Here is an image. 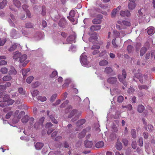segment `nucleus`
<instances>
[{
    "label": "nucleus",
    "mask_w": 155,
    "mask_h": 155,
    "mask_svg": "<svg viewBox=\"0 0 155 155\" xmlns=\"http://www.w3.org/2000/svg\"><path fill=\"white\" fill-rule=\"evenodd\" d=\"M18 91L19 93L21 94H24L25 93V91L22 88H19Z\"/></svg>",
    "instance_id": "55"
},
{
    "label": "nucleus",
    "mask_w": 155,
    "mask_h": 155,
    "mask_svg": "<svg viewBox=\"0 0 155 155\" xmlns=\"http://www.w3.org/2000/svg\"><path fill=\"white\" fill-rule=\"evenodd\" d=\"M74 99L75 101H80L81 100V98L79 96H78L77 95L74 96Z\"/></svg>",
    "instance_id": "64"
},
{
    "label": "nucleus",
    "mask_w": 155,
    "mask_h": 155,
    "mask_svg": "<svg viewBox=\"0 0 155 155\" xmlns=\"http://www.w3.org/2000/svg\"><path fill=\"white\" fill-rule=\"evenodd\" d=\"M137 5L136 3L129 2L128 4V8L130 10H133L135 9Z\"/></svg>",
    "instance_id": "17"
},
{
    "label": "nucleus",
    "mask_w": 155,
    "mask_h": 155,
    "mask_svg": "<svg viewBox=\"0 0 155 155\" xmlns=\"http://www.w3.org/2000/svg\"><path fill=\"white\" fill-rule=\"evenodd\" d=\"M69 17H73L75 16V12L73 10H71L69 13Z\"/></svg>",
    "instance_id": "58"
},
{
    "label": "nucleus",
    "mask_w": 155,
    "mask_h": 155,
    "mask_svg": "<svg viewBox=\"0 0 155 155\" xmlns=\"http://www.w3.org/2000/svg\"><path fill=\"white\" fill-rule=\"evenodd\" d=\"M17 47V45L16 44H14L12 45L9 48L8 50L9 51H13L15 50Z\"/></svg>",
    "instance_id": "29"
},
{
    "label": "nucleus",
    "mask_w": 155,
    "mask_h": 155,
    "mask_svg": "<svg viewBox=\"0 0 155 155\" xmlns=\"http://www.w3.org/2000/svg\"><path fill=\"white\" fill-rule=\"evenodd\" d=\"M147 32L149 35H151L154 33V28L153 27H149L147 28Z\"/></svg>",
    "instance_id": "21"
},
{
    "label": "nucleus",
    "mask_w": 155,
    "mask_h": 155,
    "mask_svg": "<svg viewBox=\"0 0 155 155\" xmlns=\"http://www.w3.org/2000/svg\"><path fill=\"white\" fill-rule=\"evenodd\" d=\"M133 49V46L131 45H128L127 47V50L129 52H131Z\"/></svg>",
    "instance_id": "59"
},
{
    "label": "nucleus",
    "mask_w": 155,
    "mask_h": 155,
    "mask_svg": "<svg viewBox=\"0 0 155 155\" xmlns=\"http://www.w3.org/2000/svg\"><path fill=\"white\" fill-rule=\"evenodd\" d=\"M100 25H93L91 27L90 29L92 31H97L100 30L101 29Z\"/></svg>",
    "instance_id": "16"
},
{
    "label": "nucleus",
    "mask_w": 155,
    "mask_h": 155,
    "mask_svg": "<svg viewBox=\"0 0 155 155\" xmlns=\"http://www.w3.org/2000/svg\"><path fill=\"white\" fill-rule=\"evenodd\" d=\"M85 147L87 148H90L92 147L93 143L92 141L88 140H85L84 142Z\"/></svg>",
    "instance_id": "14"
},
{
    "label": "nucleus",
    "mask_w": 155,
    "mask_h": 155,
    "mask_svg": "<svg viewBox=\"0 0 155 155\" xmlns=\"http://www.w3.org/2000/svg\"><path fill=\"white\" fill-rule=\"evenodd\" d=\"M28 120V116H25L22 118L21 121L23 123H26Z\"/></svg>",
    "instance_id": "44"
},
{
    "label": "nucleus",
    "mask_w": 155,
    "mask_h": 155,
    "mask_svg": "<svg viewBox=\"0 0 155 155\" xmlns=\"http://www.w3.org/2000/svg\"><path fill=\"white\" fill-rule=\"evenodd\" d=\"M3 99L5 100L6 102V105H10L12 104L15 101L12 99H9V97L8 95H5L3 97Z\"/></svg>",
    "instance_id": "8"
},
{
    "label": "nucleus",
    "mask_w": 155,
    "mask_h": 155,
    "mask_svg": "<svg viewBox=\"0 0 155 155\" xmlns=\"http://www.w3.org/2000/svg\"><path fill=\"white\" fill-rule=\"evenodd\" d=\"M116 148L118 150H120L122 148V145L120 141H117L116 145Z\"/></svg>",
    "instance_id": "24"
},
{
    "label": "nucleus",
    "mask_w": 155,
    "mask_h": 155,
    "mask_svg": "<svg viewBox=\"0 0 155 155\" xmlns=\"http://www.w3.org/2000/svg\"><path fill=\"white\" fill-rule=\"evenodd\" d=\"M57 96V94H53L50 98L51 101L52 102H53L56 99Z\"/></svg>",
    "instance_id": "48"
},
{
    "label": "nucleus",
    "mask_w": 155,
    "mask_h": 155,
    "mask_svg": "<svg viewBox=\"0 0 155 155\" xmlns=\"http://www.w3.org/2000/svg\"><path fill=\"white\" fill-rule=\"evenodd\" d=\"M66 22L64 18H61L58 24L60 26L64 27L66 24Z\"/></svg>",
    "instance_id": "18"
},
{
    "label": "nucleus",
    "mask_w": 155,
    "mask_h": 155,
    "mask_svg": "<svg viewBox=\"0 0 155 155\" xmlns=\"http://www.w3.org/2000/svg\"><path fill=\"white\" fill-rule=\"evenodd\" d=\"M11 108L10 107H7L4 109L3 111L6 113H7L5 116L6 119H8L10 118L11 115H12L13 112L10 111Z\"/></svg>",
    "instance_id": "7"
},
{
    "label": "nucleus",
    "mask_w": 155,
    "mask_h": 155,
    "mask_svg": "<svg viewBox=\"0 0 155 155\" xmlns=\"http://www.w3.org/2000/svg\"><path fill=\"white\" fill-rule=\"evenodd\" d=\"M117 12V11H116V9H115V8L113 10L111 13V15L112 17H114Z\"/></svg>",
    "instance_id": "63"
},
{
    "label": "nucleus",
    "mask_w": 155,
    "mask_h": 155,
    "mask_svg": "<svg viewBox=\"0 0 155 155\" xmlns=\"http://www.w3.org/2000/svg\"><path fill=\"white\" fill-rule=\"evenodd\" d=\"M104 146V142L102 141L97 142L95 144V146L97 148H100Z\"/></svg>",
    "instance_id": "25"
},
{
    "label": "nucleus",
    "mask_w": 155,
    "mask_h": 155,
    "mask_svg": "<svg viewBox=\"0 0 155 155\" xmlns=\"http://www.w3.org/2000/svg\"><path fill=\"white\" fill-rule=\"evenodd\" d=\"M122 76L121 75H118V79L121 82H122L124 81V79H125L126 77V73L124 70H123L122 71Z\"/></svg>",
    "instance_id": "11"
},
{
    "label": "nucleus",
    "mask_w": 155,
    "mask_h": 155,
    "mask_svg": "<svg viewBox=\"0 0 155 155\" xmlns=\"http://www.w3.org/2000/svg\"><path fill=\"white\" fill-rule=\"evenodd\" d=\"M8 71L7 68L5 67L2 68L0 70V72L3 74H5L7 73Z\"/></svg>",
    "instance_id": "43"
},
{
    "label": "nucleus",
    "mask_w": 155,
    "mask_h": 155,
    "mask_svg": "<svg viewBox=\"0 0 155 155\" xmlns=\"http://www.w3.org/2000/svg\"><path fill=\"white\" fill-rule=\"evenodd\" d=\"M6 106V102L5 100L3 101H0V106L2 107H4L5 106Z\"/></svg>",
    "instance_id": "50"
},
{
    "label": "nucleus",
    "mask_w": 155,
    "mask_h": 155,
    "mask_svg": "<svg viewBox=\"0 0 155 155\" xmlns=\"http://www.w3.org/2000/svg\"><path fill=\"white\" fill-rule=\"evenodd\" d=\"M117 81V78L115 77H111L109 78L107 80V82L111 84H115Z\"/></svg>",
    "instance_id": "15"
},
{
    "label": "nucleus",
    "mask_w": 155,
    "mask_h": 155,
    "mask_svg": "<svg viewBox=\"0 0 155 155\" xmlns=\"http://www.w3.org/2000/svg\"><path fill=\"white\" fill-rule=\"evenodd\" d=\"M6 41V39H4L2 40L0 38V46L3 45Z\"/></svg>",
    "instance_id": "54"
},
{
    "label": "nucleus",
    "mask_w": 155,
    "mask_h": 155,
    "mask_svg": "<svg viewBox=\"0 0 155 155\" xmlns=\"http://www.w3.org/2000/svg\"><path fill=\"white\" fill-rule=\"evenodd\" d=\"M147 50V49L146 48L144 47H142L140 51V55L141 56H143L146 52Z\"/></svg>",
    "instance_id": "37"
},
{
    "label": "nucleus",
    "mask_w": 155,
    "mask_h": 155,
    "mask_svg": "<svg viewBox=\"0 0 155 155\" xmlns=\"http://www.w3.org/2000/svg\"><path fill=\"white\" fill-rule=\"evenodd\" d=\"M58 74V72L56 71H53L50 75V76L51 78H53L56 76Z\"/></svg>",
    "instance_id": "47"
},
{
    "label": "nucleus",
    "mask_w": 155,
    "mask_h": 155,
    "mask_svg": "<svg viewBox=\"0 0 155 155\" xmlns=\"http://www.w3.org/2000/svg\"><path fill=\"white\" fill-rule=\"evenodd\" d=\"M72 106L68 105V118L75 116L74 118L72 119V121L74 122L77 120L80 116L82 112L81 111H78L76 109H72Z\"/></svg>",
    "instance_id": "1"
},
{
    "label": "nucleus",
    "mask_w": 155,
    "mask_h": 155,
    "mask_svg": "<svg viewBox=\"0 0 155 155\" xmlns=\"http://www.w3.org/2000/svg\"><path fill=\"white\" fill-rule=\"evenodd\" d=\"M85 122V120L84 119H81L78 120L77 123V126H80L83 124Z\"/></svg>",
    "instance_id": "36"
},
{
    "label": "nucleus",
    "mask_w": 155,
    "mask_h": 155,
    "mask_svg": "<svg viewBox=\"0 0 155 155\" xmlns=\"http://www.w3.org/2000/svg\"><path fill=\"white\" fill-rule=\"evenodd\" d=\"M148 128L150 131H153L154 130V127L152 124H148L147 126Z\"/></svg>",
    "instance_id": "49"
},
{
    "label": "nucleus",
    "mask_w": 155,
    "mask_h": 155,
    "mask_svg": "<svg viewBox=\"0 0 155 155\" xmlns=\"http://www.w3.org/2000/svg\"><path fill=\"white\" fill-rule=\"evenodd\" d=\"M34 79V77L33 76H31L28 77L26 80V82L28 84L31 83L32 81Z\"/></svg>",
    "instance_id": "46"
},
{
    "label": "nucleus",
    "mask_w": 155,
    "mask_h": 155,
    "mask_svg": "<svg viewBox=\"0 0 155 155\" xmlns=\"http://www.w3.org/2000/svg\"><path fill=\"white\" fill-rule=\"evenodd\" d=\"M34 26V25L31 23L28 22L26 23L25 25V27L26 28H32Z\"/></svg>",
    "instance_id": "39"
},
{
    "label": "nucleus",
    "mask_w": 155,
    "mask_h": 155,
    "mask_svg": "<svg viewBox=\"0 0 155 155\" xmlns=\"http://www.w3.org/2000/svg\"><path fill=\"white\" fill-rule=\"evenodd\" d=\"M44 146L43 143L41 142H38L35 145V147L36 149L37 150L41 149Z\"/></svg>",
    "instance_id": "20"
},
{
    "label": "nucleus",
    "mask_w": 155,
    "mask_h": 155,
    "mask_svg": "<svg viewBox=\"0 0 155 155\" xmlns=\"http://www.w3.org/2000/svg\"><path fill=\"white\" fill-rule=\"evenodd\" d=\"M114 36V37H119L120 35V33L117 30H114L113 31Z\"/></svg>",
    "instance_id": "45"
},
{
    "label": "nucleus",
    "mask_w": 155,
    "mask_h": 155,
    "mask_svg": "<svg viewBox=\"0 0 155 155\" xmlns=\"http://www.w3.org/2000/svg\"><path fill=\"white\" fill-rule=\"evenodd\" d=\"M113 71L112 69L110 67H106L104 70V72L105 73L109 74Z\"/></svg>",
    "instance_id": "22"
},
{
    "label": "nucleus",
    "mask_w": 155,
    "mask_h": 155,
    "mask_svg": "<svg viewBox=\"0 0 155 155\" xmlns=\"http://www.w3.org/2000/svg\"><path fill=\"white\" fill-rule=\"evenodd\" d=\"M124 100V97L122 96H119L117 98V101L119 103H122Z\"/></svg>",
    "instance_id": "51"
},
{
    "label": "nucleus",
    "mask_w": 155,
    "mask_h": 155,
    "mask_svg": "<svg viewBox=\"0 0 155 155\" xmlns=\"http://www.w3.org/2000/svg\"><path fill=\"white\" fill-rule=\"evenodd\" d=\"M116 39H114L112 40V43L114 47L115 48H117L118 47V46L115 43Z\"/></svg>",
    "instance_id": "61"
},
{
    "label": "nucleus",
    "mask_w": 155,
    "mask_h": 155,
    "mask_svg": "<svg viewBox=\"0 0 155 155\" xmlns=\"http://www.w3.org/2000/svg\"><path fill=\"white\" fill-rule=\"evenodd\" d=\"M137 111L140 113H142L144 110V106L142 105H139L137 107Z\"/></svg>",
    "instance_id": "27"
},
{
    "label": "nucleus",
    "mask_w": 155,
    "mask_h": 155,
    "mask_svg": "<svg viewBox=\"0 0 155 155\" xmlns=\"http://www.w3.org/2000/svg\"><path fill=\"white\" fill-rule=\"evenodd\" d=\"M27 58V56L25 54L21 55L19 58V61L22 63L24 62V63L22 64V66L23 67L25 66L28 63L29 61L28 60L25 61Z\"/></svg>",
    "instance_id": "4"
},
{
    "label": "nucleus",
    "mask_w": 155,
    "mask_h": 155,
    "mask_svg": "<svg viewBox=\"0 0 155 155\" xmlns=\"http://www.w3.org/2000/svg\"><path fill=\"white\" fill-rule=\"evenodd\" d=\"M80 61L82 64L86 67H87L89 63L87 60V57L85 53H83L80 56Z\"/></svg>",
    "instance_id": "3"
},
{
    "label": "nucleus",
    "mask_w": 155,
    "mask_h": 155,
    "mask_svg": "<svg viewBox=\"0 0 155 155\" xmlns=\"http://www.w3.org/2000/svg\"><path fill=\"white\" fill-rule=\"evenodd\" d=\"M13 3L18 8L21 7V3L20 1L18 0H13Z\"/></svg>",
    "instance_id": "23"
},
{
    "label": "nucleus",
    "mask_w": 155,
    "mask_h": 155,
    "mask_svg": "<svg viewBox=\"0 0 155 155\" xmlns=\"http://www.w3.org/2000/svg\"><path fill=\"white\" fill-rule=\"evenodd\" d=\"M139 145L140 146L142 147L143 146V139L142 138H140L138 140Z\"/></svg>",
    "instance_id": "52"
},
{
    "label": "nucleus",
    "mask_w": 155,
    "mask_h": 155,
    "mask_svg": "<svg viewBox=\"0 0 155 155\" xmlns=\"http://www.w3.org/2000/svg\"><path fill=\"white\" fill-rule=\"evenodd\" d=\"M19 113V110H16L12 114L13 116L14 117L12 120V122L15 124L17 123L21 117L25 114V112L24 111H21L20 112L18 115Z\"/></svg>",
    "instance_id": "2"
},
{
    "label": "nucleus",
    "mask_w": 155,
    "mask_h": 155,
    "mask_svg": "<svg viewBox=\"0 0 155 155\" xmlns=\"http://www.w3.org/2000/svg\"><path fill=\"white\" fill-rule=\"evenodd\" d=\"M108 64V62L105 60H103L99 62V65L100 66H106Z\"/></svg>",
    "instance_id": "31"
},
{
    "label": "nucleus",
    "mask_w": 155,
    "mask_h": 155,
    "mask_svg": "<svg viewBox=\"0 0 155 155\" xmlns=\"http://www.w3.org/2000/svg\"><path fill=\"white\" fill-rule=\"evenodd\" d=\"M38 100H40L41 101L44 102L46 100L47 98L45 97L38 96L37 98Z\"/></svg>",
    "instance_id": "41"
},
{
    "label": "nucleus",
    "mask_w": 155,
    "mask_h": 155,
    "mask_svg": "<svg viewBox=\"0 0 155 155\" xmlns=\"http://www.w3.org/2000/svg\"><path fill=\"white\" fill-rule=\"evenodd\" d=\"M134 91V89L132 87H130L129 88L127 91V92L128 94H132Z\"/></svg>",
    "instance_id": "57"
},
{
    "label": "nucleus",
    "mask_w": 155,
    "mask_h": 155,
    "mask_svg": "<svg viewBox=\"0 0 155 155\" xmlns=\"http://www.w3.org/2000/svg\"><path fill=\"white\" fill-rule=\"evenodd\" d=\"M136 77L139 79L140 82L142 83L143 82V80H146L147 78V76L145 75H142L140 74H139L136 75V76L133 78V79L135 81H136L135 79V78Z\"/></svg>",
    "instance_id": "6"
},
{
    "label": "nucleus",
    "mask_w": 155,
    "mask_h": 155,
    "mask_svg": "<svg viewBox=\"0 0 155 155\" xmlns=\"http://www.w3.org/2000/svg\"><path fill=\"white\" fill-rule=\"evenodd\" d=\"M12 79L11 76L8 75L4 76L3 78V80L4 81H9Z\"/></svg>",
    "instance_id": "42"
},
{
    "label": "nucleus",
    "mask_w": 155,
    "mask_h": 155,
    "mask_svg": "<svg viewBox=\"0 0 155 155\" xmlns=\"http://www.w3.org/2000/svg\"><path fill=\"white\" fill-rule=\"evenodd\" d=\"M100 47L99 45H94L92 47V49L94 50V51L92 53L93 54L95 55L99 52V49L100 48Z\"/></svg>",
    "instance_id": "10"
},
{
    "label": "nucleus",
    "mask_w": 155,
    "mask_h": 155,
    "mask_svg": "<svg viewBox=\"0 0 155 155\" xmlns=\"http://www.w3.org/2000/svg\"><path fill=\"white\" fill-rule=\"evenodd\" d=\"M131 134L133 138L135 139L136 137V130L135 129H133L131 130Z\"/></svg>",
    "instance_id": "34"
},
{
    "label": "nucleus",
    "mask_w": 155,
    "mask_h": 155,
    "mask_svg": "<svg viewBox=\"0 0 155 155\" xmlns=\"http://www.w3.org/2000/svg\"><path fill=\"white\" fill-rule=\"evenodd\" d=\"M68 103V102L67 101H66L63 103L60 106V107L61 108H63L65 107L66 105H67Z\"/></svg>",
    "instance_id": "60"
},
{
    "label": "nucleus",
    "mask_w": 155,
    "mask_h": 155,
    "mask_svg": "<svg viewBox=\"0 0 155 155\" xmlns=\"http://www.w3.org/2000/svg\"><path fill=\"white\" fill-rule=\"evenodd\" d=\"M120 15L122 17H129L130 15V13L128 10L126 11H121L120 12Z\"/></svg>",
    "instance_id": "12"
},
{
    "label": "nucleus",
    "mask_w": 155,
    "mask_h": 155,
    "mask_svg": "<svg viewBox=\"0 0 155 155\" xmlns=\"http://www.w3.org/2000/svg\"><path fill=\"white\" fill-rule=\"evenodd\" d=\"M117 23L121 25L122 29H125L127 28L128 26H130L131 24L130 22L125 21H118L117 22Z\"/></svg>",
    "instance_id": "5"
},
{
    "label": "nucleus",
    "mask_w": 155,
    "mask_h": 155,
    "mask_svg": "<svg viewBox=\"0 0 155 155\" xmlns=\"http://www.w3.org/2000/svg\"><path fill=\"white\" fill-rule=\"evenodd\" d=\"M21 55V52L18 51H16L13 53V58L14 59L17 60L20 58Z\"/></svg>",
    "instance_id": "13"
},
{
    "label": "nucleus",
    "mask_w": 155,
    "mask_h": 155,
    "mask_svg": "<svg viewBox=\"0 0 155 155\" xmlns=\"http://www.w3.org/2000/svg\"><path fill=\"white\" fill-rule=\"evenodd\" d=\"M86 133V130H84L80 133L78 135V137L80 138H82L84 137Z\"/></svg>",
    "instance_id": "33"
},
{
    "label": "nucleus",
    "mask_w": 155,
    "mask_h": 155,
    "mask_svg": "<svg viewBox=\"0 0 155 155\" xmlns=\"http://www.w3.org/2000/svg\"><path fill=\"white\" fill-rule=\"evenodd\" d=\"M70 51L72 52H74L76 51V47L75 46L72 45L70 48L69 50Z\"/></svg>",
    "instance_id": "56"
},
{
    "label": "nucleus",
    "mask_w": 155,
    "mask_h": 155,
    "mask_svg": "<svg viewBox=\"0 0 155 155\" xmlns=\"http://www.w3.org/2000/svg\"><path fill=\"white\" fill-rule=\"evenodd\" d=\"M92 22L94 24H99L101 23V20L96 18L93 20Z\"/></svg>",
    "instance_id": "32"
},
{
    "label": "nucleus",
    "mask_w": 155,
    "mask_h": 155,
    "mask_svg": "<svg viewBox=\"0 0 155 155\" xmlns=\"http://www.w3.org/2000/svg\"><path fill=\"white\" fill-rule=\"evenodd\" d=\"M76 34L74 32L72 31L71 34L68 36V43H75L76 38Z\"/></svg>",
    "instance_id": "9"
},
{
    "label": "nucleus",
    "mask_w": 155,
    "mask_h": 155,
    "mask_svg": "<svg viewBox=\"0 0 155 155\" xmlns=\"http://www.w3.org/2000/svg\"><path fill=\"white\" fill-rule=\"evenodd\" d=\"M68 95V93L67 92H65L64 94H62L61 96V100L62 101L64 100L67 97Z\"/></svg>",
    "instance_id": "53"
},
{
    "label": "nucleus",
    "mask_w": 155,
    "mask_h": 155,
    "mask_svg": "<svg viewBox=\"0 0 155 155\" xmlns=\"http://www.w3.org/2000/svg\"><path fill=\"white\" fill-rule=\"evenodd\" d=\"M38 91L36 90H34L32 91H31V93L33 97H35L38 94Z\"/></svg>",
    "instance_id": "40"
},
{
    "label": "nucleus",
    "mask_w": 155,
    "mask_h": 155,
    "mask_svg": "<svg viewBox=\"0 0 155 155\" xmlns=\"http://www.w3.org/2000/svg\"><path fill=\"white\" fill-rule=\"evenodd\" d=\"M30 68H27L25 70H22V74L23 76V77H25L27 76V74L28 72L30 71Z\"/></svg>",
    "instance_id": "30"
},
{
    "label": "nucleus",
    "mask_w": 155,
    "mask_h": 155,
    "mask_svg": "<svg viewBox=\"0 0 155 155\" xmlns=\"http://www.w3.org/2000/svg\"><path fill=\"white\" fill-rule=\"evenodd\" d=\"M8 74L9 75H15L17 74V71L14 67L12 66L10 67V70L8 72Z\"/></svg>",
    "instance_id": "19"
},
{
    "label": "nucleus",
    "mask_w": 155,
    "mask_h": 155,
    "mask_svg": "<svg viewBox=\"0 0 155 155\" xmlns=\"http://www.w3.org/2000/svg\"><path fill=\"white\" fill-rule=\"evenodd\" d=\"M6 0H3L2 2L0 3V8L1 9L3 8L7 4Z\"/></svg>",
    "instance_id": "26"
},
{
    "label": "nucleus",
    "mask_w": 155,
    "mask_h": 155,
    "mask_svg": "<svg viewBox=\"0 0 155 155\" xmlns=\"http://www.w3.org/2000/svg\"><path fill=\"white\" fill-rule=\"evenodd\" d=\"M138 87L140 90H142L143 89L147 90L149 87V86L147 85H139L138 86Z\"/></svg>",
    "instance_id": "35"
},
{
    "label": "nucleus",
    "mask_w": 155,
    "mask_h": 155,
    "mask_svg": "<svg viewBox=\"0 0 155 155\" xmlns=\"http://www.w3.org/2000/svg\"><path fill=\"white\" fill-rule=\"evenodd\" d=\"M68 20L70 21L73 25L76 24L77 23V20L73 17L68 16Z\"/></svg>",
    "instance_id": "28"
},
{
    "label": "nucleus",
    "mask_w": 155,
    "mask_h": 155,
    "mask_svg": "<svg viewBox=\"0 0 155 155\" xmlns=\"http://www.w3.org/2000/svg\"><path fill=\"white\" fill-rule=\"evenodd\" d=\"M45 6H43L42 7V14L43 16H44L45 15Z\"/></svg>",
    "instance_id": "62"
},
{
    "label": "nucleus",
    "mask_w": 155,
    "mask_h": 155,
    "mask_svg": "<svg viewBox=\"0 0 155 155\" xmlns=\"http://www.w3.org/2000/svg\"><path fill=\"white\" fill-rule=\"evenodd\" d=\"M49 117L53 123H54L55 124H58V121H57V120L55 119L53 116L51 115L49 116Z\"/></svg>",
    "instance_id": "38"
}]
</instances>
